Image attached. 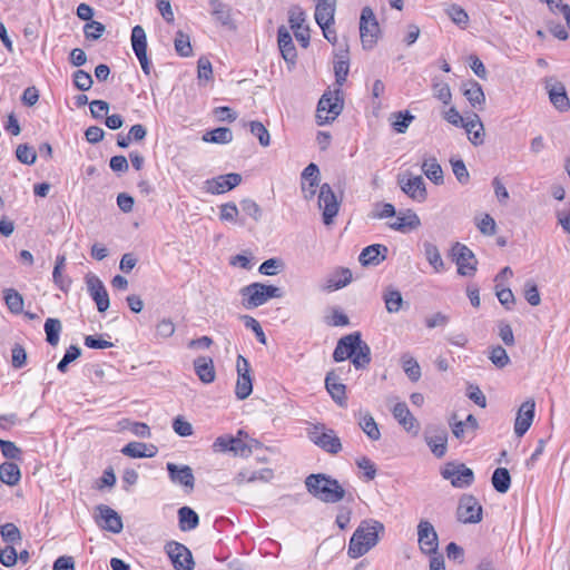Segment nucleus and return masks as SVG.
I'll use <instances>...</instances> for the list:
<instances>
[{
    "label": "nucleus",
    "mask_w": 570,
    "mask_h": 570,
    "mask_svg": "<svg viewBox=\"0 0 570 570\" xmlns=\"http://www.w3.org/2000/svg\"><path fill=\"white\" fill-rule=\"evenodd\" d=\"M384 532V524L374 519L363 520L350 539L347 554L357 559L366 554L380 541V534Z\"/></svg>",
    "instance_id": "obj_1"
},
{
    "label": "nucleus",
    "mask_w": 570,
    "mask_h": 570,
    "mask_svg": "<svg viewBox=\"0 0 570 570\" xmlns=\"http://www.w3.org/2000/svg\"><path fill=\"white\" fill-rule=\"evenodd\" d=\"M305 485L313 497L325 503L340 502L345 495V490L338 481L326 474L308 475Z\"/></svg>",
    "instance_id": "obj_2"
},
{
    "label": "nucleus",
    "mask_w": 570,
    "mask_h": 570,
    "mask_svg": "<svg viewBox=\"0 0 570 570\" xmlns=\"http://www.w3.org/2000/svg\"><path fill=\"white\" fill-rule=\"evenodd\" d=\"M242 305L245 309H254L272 298H282L283 291L274 285L255 282L240 288Z\"/></svg>",
    "instance_id": "obj_3"
},
{
    "label": "nucleus",
    "mask_w": 570,
    "mask_h": 570,
    "mask_svg": "<svg viewBox=\"0 0 570 570\" xmlns=\"http://www.w3.org/2000/svg\"><path fill=\"white\" fill-rule=\"evenodd\" d=\"M344 109L343 94L340 88L326 90L318 100L316 121L320 126L333 122Z\"/></svg>",
    "instance_id": "obj_4"
},
{
    "label": "nucleus",
    "mask_w": 570,
    "mask_h": 570,
    "mask_svg": "<svg viewBox=\"0 0 570 570\" xmlns=\"http://www.w3.org/2000/svg\"><path fill=\"white\" fill-rule=\"evenodd\" d=\"M335 12L336 0H315V21L322 29L324 38L332 45H335L338 40L334 29Z\"/></svg>",
    "instance_id": "obj_5"
},
{
    "label": "nucleus",
    "mask_w": 570,
    "mask_h": 570,
    "mask_svg": "<svg viewBox=\"0 0 570 570\" xmlns=\"http://www.w3.org/2000/svg\"><path fill=\"white\" fill-rule=\"evenodd\" d=\"M381 37V28L372 8L364 7L360 17V39L364 50H372Z\"/></svg>",
    "instance_id": "obj_6"
},
{
    "label": "nucleus",
    "mask_w": 570,
    "mask_h": 570,
    "mask_svg": "<svg viewBox=\"0 0 570 570\" xmlns=\"http://www.w3.org/2000/svg\"><path fill=\"white\" fill-rule=\"evenodd\" d=\"M307 436L312 443L331 454H336L342 450L340 438L332 429H327L323 424L311 426L307 430Z\"/></svg>",
    "instance_id": "obj_7"
},
{
    "label": "nucleus",
    "mask_w": 570,
    "mask_h": 570,
    "mask_svg": "<svg viewBox=\"0 0 570 570\" xmlns=\"http://www.w3.org/2000/svg\"><path fill=\"white\" fill-rule=\"evenodd\" d=\"M307 14L301 7H293L288 11V23L296 40L303 48H307L311 41V29L306 23Z\"/></svg>",
    "instance_id": "obj_8"
},
{
    "label": "nucleus",
    "mask_w": 570,
    "mask_h": 570,
    "mask_svg": "<svg viewBox=\"0 0 570 570\" xmlns=\"http://www.w3.org/2000/svg\"><path fill=\"white\" fill-rule=\"evenodd\" d=\"M243 434L244 432L239 431L237 436H218L213 443V451L217 453L232 452L235 456L242 458L249 456L252 454V448L240 439Z\"/></svg>",
    "instance_id": "obj_9"
},
{
    "label": "nucleus",
    "mask_w": 570,
    "mask_h": 570,
    "mask_svg": "<svg viewBox=\"0 0 570 570\" xmlns=\"http://www.w3.org/2000/svg\"><path fill=\"white\" fill-rule=\"evenodd\" d=\"M237 381L235 395L238 400H246L253 392V377L249 362L243 355L236 360Z\"/></svg>",
    "instance_id": "obj_10"
},
{
    "label": "nucleus",
    "mask_w": 570,
    "mask_h": 570,
    "mask_svg": "<svg viewBox=\"0 0 570 570\" xmlns=\"http://www.w3.org/2000/svg\"><path fill=\"white\" fill-rule=\"evenodd\" d=\"M318 208L322 210L325 225H331L340 210V202L332 187L326 183L320 187Z\"/></svg>",
    "instance_id": "obj_11"
},
{
    "label": "nucleus",
    "mask_w": 570,
    "mask_h": 570,
    "mask_svg": "<svg viewBox=\"0 0 570 570\" xmlns=\"http://www.w3.org/2000/svg\"><path fill=\"white\" fill-rule=\"evenodd\" d=\"M441 474L445 480H449L454 488H466L474 481L473 471L462 463H446Z\"/></svg>",
    "instance_id": "obj_12"
},
{
    "label": "nucleus",
    "mask_w": 570,
    "mask_h": 570,
    "mask_svg": "<svg viewBox=\"0 0 570 570\" xmlns=\"http://www.w3.org/2000/svg\"><path fill=\"white\" fill-rule=\"evenodd\" d=\"M453 259L461 276H473L476 272L478 261L473 252L463 244H455L452 248Z\"/></svg>",
    "instance_id": "obj_13"
},
{
    "label": "nucleus",
    "mask_w": 570,
    "mask_h": 570,
    "mask_svg": "<svg viewBox=\"0 0 570 570\" xmlns=\"http://www.w3.org/2000/svg\"><path fill=\"white\" fill-rule=\"evenodd\" d=\"M165 551L169 557L176 570H193L194 559L190 550L176 541H170L165 546Z\"/></svg>",
    "instance_id": "obj_14"
},
{
    "label": "nucleus",
    "mask_w": 570,
    "mask_h": 570,
    "mask_svg": "<svg viewBox=\"0 0 570 570\" xmlns=\"http://www.w3.org/2000/svg\"><path fill=\"white\" fill-rule=\"evenodd\" d=\"M456 515L462 523H479L482 520V505L473 495L464 494L460 499Z\"/></svg>",
    "instance_id": "obj_15"
},
{
    "label": "nucleus",
    "mask_w": 570,
    "mask_h": 570,
    "mask_svg": "<svg viewBox=\"0 0 570 570\" xmlns=\"http://www.w3.org/2000/svg\"><path fill=\"white\" fill-rule=\"evenodd\" d=\"M417 542L420 550L425 554H435L439 548L438 533L428 520H421L417 524Z\"/></svg>",
    "instance_id": "obj_16"
},
{
    "label": "nucleus",
    "mask_w": 570,
    "mask_h": 570,
    "mask_svg": "<svg viewBox=\"0 0 570 570\" xmlns=\"http://www.w3.org/2000/svg\"><path fill=\"white\" fill-rule=\"evenodd\" d=\"M131 46L132 50L138 58L141 69L145 75H150V62L147 57V38L146 32L141 26H135L131 30Z\"/></svg>",
    "instance_id": "obj_17"
},
{
    "label": "nucleus",
    "mask_w": 570,
    "mask_h": 570,
    "mask_svg": "<svg viewBox=\"0 0 570 570\" xmlns=\"http://www.w3.org/2000/svg\"><path fill=\"white\" fill-rule=\"evenodd\" d=\"M86 285L91 298L97 305V309L100 313L106 312L110 306V299L101 279L95 274H88L86 276Z\"/></svg>",
    "instance_id": "obj_18"
},
{
    "label": "nucleus",
    "mask_w": 570,
    "mask_h": 570,
    "mask_svg": "<svg viewBox=\"0 0 570 570\" xmlns=\"http://www.w3.org/2000/svg\"><path fill=\"white\" fill-rule=\"evenodd\" d=\"M399 185L402 191L413 200L425 202L428 194L425 183L421 176L402 175L399 177Z\"/></svg>",
    "instance_id": "obj_19"
},
{
    "label": "nucleus",
    "mask_w": 570,
    "mask_h": 570,
    "mask_svg": "<svg viewBox=\"0 0 570 570\" xmlns=\"http://www.w3.org/2000/svg\"><path fill=\"white\" fill-rule=\"evenodd\" d=\"M242 181V176L236 173L220 175L205 181V189L213 195H219L237 187Z\"/></svg>",
    "instance_id": "obj_20"
},
{
    "label": "nucleus",
    "mask_w": 570,
    "mask_h": 570,
    "mask_svg": "<svg viewBox=\"0 0 570 570\" xmlns=\"http://www.w3.org/2000/svg\"><path fill=\"white\" fill-rule=\"evenodd\" d=\"M535 402L532 399L525 400L519 407L514 421V433L523 436L530 429L534 419Z\"/></svg>",
    "instance_id": "obj_21"
},
{
    "label": "nucleus",
    "mask_w": 570,
    "mask_h": 570,
    "mask_svg": "<svg viewBox=\"0 0 570 570\" xmlns=\"http://www.w3.org/2000/svg\"><path fill=\"white\" fill-rule=\"evenodd\" d=\"M167 471L169 479L174 484L184 487L187 491H191L195 487V476L189 465H177L173 462H168Z\"/></svg>",
    "instance_id": "obj_22"
},
{
    "label": "nucleus",
    "mask_w": 570,
    "mask_h": 570,
    "mask_svg": "<svg viewBox=\"0 0 570 570\" xmlns=\"http://www.w3.org/2000/svg\"><path fill=\"white\" fill-rule=\"evenodd\" d=\"M362 343L361 333L354 332L343 336L334 350L333 357L336 362H343L347 358L351 360L355 354V348Z\"/></svg>",
    "instance_id": "obj_23"
},
{
    "label": "nucleus",
    "mask_w": 570,
    "mask_h": 570,
    "mask_svg": "<svg viewBox=\"0 0 570 570\" xmlns=\"http://www.w3.org/2000/svg\"><path fill=\"white\" fill-rule=\"evenodd\" d=\"M98 511V518L100 521H98V524L106 531L112 532V533H120L122 531L124 524L121 517L110 507L100 504L97 507Z\"/></svg>",
    "instance_id": "obj_24"
},
{
    "label": "nucleus",
    "mask_w": 570,
    "mask_h": 570,
    "mask_svg": "<svg viewBox=\"0 0 570 570\" xmlns=\"http://www.w3.org/2000/svg\"><path fill=\"white\" fill-rule=\"evenodd\" d=\"M546 88L549 95V100L556 109L561 112H566L570 109V100L567 95L566 87L562 82L547 81Z\"/></svg>",
    "instance_id": "obj_25"
},
{
    "label": "nucleus",
    "mask_w": 570,
    "mask_h": 570,
    "mask_svg": "<svg viewBox=\"0 0 570 570\" xmlns=\"http://www.w3.org/2000/svg\"><path fill=\"white\" fill-rule=\"evenodd\" d=\"M392 413L394 419L406 432L417 435L420 424L414 415L410 412L405 402L396 403L392 409Z\"/></svg>",
    "instance_id": "obj_26"
},
{
    "label": "nucleus",
    "mask_w": 570,
    "mask_h": 570,
    "mask_svg": "<svg viewBox=\"0 0 570 570\" xmlns=\"http://www.w3.org/2000/svg\"><path fill=\"white\" fill-rule=\"evenodd\" d=\"M277 43L283 59L289 66H295L297 59L296 48L289 31L284 26H281L277 30Z\"/></svg>",
    "instance_id": "obj_27"
},
{
    "label": "nucleus",
    "mask_w": 570,
    "mask_h": 570,
    "mask_svg": "<svg viewBox=\"0 0 570 570\" xmlns=\"http://www.w3.org/2000/svg\"><path fill=\"white\" fill-rule=\"evenodd\" d=\"M387 226L391 229L405 234L417 229L421 226V219L415 212L409 209L404 213H400L396 220L389 223Z\"/></svg>",
    "instance_id": "obj_28"
},
{
    "label": "nucleus",
    "mask_w": 570,
    "mask_h": 570,
    "mask_svg": "<svg viewBox=\"0 0 570 570\" xmlns=\"http://www.w3.org/2000/svg\"><path fill=\"white\" fill-rule=\"evenodd\" d=\"M387 252L389 249L385 245H370L361 252L358 261L363 266L379 265L386 258Z\"/></svg>",
    "instance_id": "obj_29"
},
{
    "label": "nucleus",
    "mask_w": 570,
    "mask_h": 570,
    "mask_svg": "<svg viewBox=\"0 0 570 570\" xmlns=\"http://www.w3.org/2000/svg\"><path fill=\"white\" fill-rule=\"evenodd\" d=\"M194 370L204 384H210L216 379L214 361L208 356H199L194 361Z\"/></svg>",
    "instance_id": "obj_30"
},
{
    "label": "nucleus",
    "mask_w": 570,
    "mask_h": 570,
    "mask_svg": "<svg viewBox=\"0 0 570 570\" xmlns=\"http://www.w3.org/2000/svg\"><path fill=\"white\" fill-rule=\"evenodd\" d=\"M462 127L468 134V138L473 146H480L484 142V126L478 115H473V118L464 121Z\"/></svg>",
    "instance_id": "obj_31"
},
{
    "label": "nucleus",
    "mask_w": 570,
    "mask_h": 570,
    "mask_svg": "<svg viewBox=\"0 0 570 570\" xmlns=\"http://www.w3.org/2000/svg\"><path fill=\"white\" fill-rule=\"evenodd\" d=\"M463 95L470 102V105L474 108L480 107L483 108L485 104V95L481 85L475 80H470L463 83L462 86Z\"/></svg>",
    "instance_id": "obj_32"
},
{
    "label": "nucleus",
    "mask_w": 570,
    "mask_h": 570,
    "mask_svg": "<svg viewBox=\"0 0 570 570\" xmlns=\"http://www.w3.org/2000/svg\"><path fill=\"white\" fill-rule=\"evenodd\" d=\"M352 281V272L346 267L335 269L325 281L324 288L328 292L345 287Z\"/></svg>",
    "instance_id": "obj_33"
},
{
    "label": "nucleus",
    "mask_w": 570,
    "mask_h": 570,
    "mask_svg": "<svg viewBox=\"0 0 570 570\" xmlns=\"http://www.w3.org/2000/svg\"><path fill=\"white\" fill-rule=\"evenodd\" d=\"M325 387L331 394L333 400L340 405H344L346 402V387L340 382L338 376L330 372L325 377Z\"/></svg>",
    "instance_id": "obj_34"
},
{
    "label": "nucleus",
    "mask_w": 570,
    "mask_h": 570,
    "mask_svg": "<svg viewBox=\"0 0 570 570\" xmlns=\"http://www.w3.org/2000/svg\"><path fill=\"white\" fill-rule=\"evenodd\" d=\"M421 169L435 185H442L444 183V175L441 165L435 157H428L422 161Z\"/></svg>",
    "instance_id": "obj_35"
},
{
    "label": "nucleus",
    "mask_w": 570,
    "mask_h": 570,
    "mask_svg": "<svg viewBox=\"0 0 570 570\" xmlns=\"http://www.w3.org/2000/svg\"><path fill=\"white\" fill-rule=\"evenodd\" d=\"M121 453L129 458H153L156 454L154 445H147L141 442H129L121 449Z\"/></svg>",
    "instance_id": "obj_36"
},
{
    "label": "nucleus",
    "mask_w": 570,
    "mask_h": 570,
    "mask_svg": "<svg viewBox=\"0 0 570 570\" xmlns=\"http://www.w3.org/2000/svg\"><path fill=\"white\" fill-rule=\"evenodd\" d=\"M382 298L389 313H397L403 307V297L399 289L389 286L383 291Z\"/></svg>",
    "instance_id": "obj_37"
},
{
    "label": "nucleus",
    "mask_w": 570,
    "mask_h": 570,
    "mask_svg": "<svg viewBox=\"0 0 570 570\" xmlns=\"http://www.w3.org/2000/svg\"><path fill=\"white\" fill-rule=\"evenodd\" d=\"M425 442L429 445L431 452L436 458L444 456V454L446 452V443H448L446 431L441 430L435 435H431V436L426 435Z\"/></svg>",
    "instance_id": "obj_38"
},
{
    "label": "nucleus",
    "mask_w": 570,
    "mask_h": 570,
    "mask_svg": "<svg viewBox=\"0 0 570 570\" xmlns=\"http://www.w3.org/2000/svg\"><path fill=\"white\" fill-rule=\"evenodd\" d=\"M424 256L435 273H441L444 269V262L440 254L438 246L431 242H424Z\"/></svg>",
    "instance_id": "obj_39"
},
{
    "label": "nucleus",
    "mask_w": 570,
    "mask_h": 570,
    "mask_svg": "<svg viewBox=\"0 0 570 570\" xmlns=\"http://www.w3.org/2000/svg\"><path fill=\"white\" fill-rule=\"evenodd\" d=\"M21 473L19 466L13 462H4L0 464V480L13 487L20 481Z\"/></svg>",
    "instance_id": "obj_40"
},
{
    "label": "nucleus",
    "mask_w": 570,
    "mask_h": 570,
    "mask_svg": "<svg viewBox=\"0 0 570 570\" xmlns=\"http://www.w3.org/2000/svg\"><path fill=\"white\" fill-rule=\"evenodd\" d=\"M233 140V132L227 127H219L203 135V141L210 144H229Z\"/></svg>",
    "instance_id": "obj_41"
},
{
    "label": "nucleus",
    "mask_w": 570,
    "mask_h": 570,
    "mask_svg": "<svg viewBox=\"0 0 570 570\" xmlns=\"http://www.w3.org/2000/svg\"><path fill=\"white\" fill-rule=\"evenodd\" d=\"M3 299L11 313L20 314L23 311L24 301L18 291L13 288H6L3 291Z\"/></svg>",
    "instance_id": "obj_42"
},
{
    "label": "nucleus",
    "mask_w": 570,
    "mask_h": 570,
    "mask_svg": "<svg viewBox=\"0 0 570 570\" xmlns=\"http://www.w3.org/2000/svg\"><path fill=\"white\" fill-rule=\"evenodd\" d=\"M179 527L183 531H190L198 525V514L189 507H183L178 510Z\"/></svg>",
    "instance_id": "obj_43"
},
{
    "label": "nucleus",
    "mask_w": 570,
    "mask_h": 570,
    "mask_svg": "<svg viewBox=\"0 0 570 570\" xmlns=\"http://www.w3.org/2000/svg\"><path fill=\"white\" fill-rule=\"evenodd\" d=\"M492 485L499 493H505L510 489L511 476L505 468H498L492 474Z\"/></svg>",
    "instance_id": "obj_44"
},
{
    "label": "nucleus",
    "mask_w": 570,
    "mask_h": 570,
    "mask_svg": "<svg viewBox=\"0 0 570 570\" xmlns=\"http://www.w3.org/2000/svg\"><path fill=\"white\" fill-rule=\"evenodd\" d=\"M358 424L362 431L368 436V439H371L372 441L380 440V429L374 417L370 413H365L364 415H362Z\"/></svg>",
    "instance_id": "obj_45"
},
{
    "label": "nucleus",
    "mask_w": 570,
    "mask_h": 570,
    "mask_svg": "<svg viewBox=\"0 0 570 570\" xmlns=\"http://www.w3.org/2000/svg\"><path fill=\"white\" fill-rule=\"evenodd\" d=\"M402 368L412 382H417L421 377V367L417 361L410 354H404L401 357Z\"/></svg>",
    "instance_id": "obj_46"
},
{
    "label": "nucleus",
    "mask_w": 570,
    "mask_h": 570,
    "mask_svg": "<svg viewBox=\"0 0 570 570\" xmlns=\"http://www.w3.org/2000/svg\"><path fill=\"white\" fill-rule=\"evenodd\" d=\"M351 361L356 368H365L371 362L370 346L362 341L355 348V354L351 357Z\"/></svg>",
    "instance_id": "obj_47"
},
{
    "label": "nucleus",
    "mask_w": 570,
    "mask_h": 570,
    "mask_svg": "<svg viewBox=\"0 0 570 570\" xmlns=\"http://www.w3.org/2000/svg\"><path fill=\"white\" fill-rule=\"evenodd\" d=\"M66 264V256L65 255H58L56 258V264L52 272V278L55 284L62 291H66L68 286L70 285V281L65 278L62 275V269Z\"/></svg>",
    "instance_id": "obj_48"
},
{
    "label": "nucleus",
    "mask_w": 570,
    "mask_h": 570,
    "mask_svg": "<svg viewBox=\"0 0 570 570\" xmlns=\"http://www.w3.org/2000/svg\"><path fill=\"white\" fill-rule=\"evenodd\" d=\"M489 360L497 368H503L510 364V357L501 345L490 347Z\"/></svg>",
    "instance_id": "obj_49"
},
{
    "label": "nucleus",
    "mask_w": 570,
    "mask_h": 570,
    "mask_svg": "<svg viewBox=\"0 0 570 570\" xmlns=\"http://www.w3.org/2000/svg\"><path fill=\"white\" fill-rule=\"evenodd\" d=\"M61 328V322L58 318H47L45 322L47 342L51 346H56L58 344Z\"/></svg>",
    "instance_id": "obj_50"
},
{
    "label": "nucleus",
    "mask_w": 570,
    "mask_h": 570,
    "mask_svg": "<svg viewBox=\"0 0 570 570\" xmlns=\"http://www.w3.org/2000/svg\"><path fill=\"white\" fill-rule=\"evenodd\" d=\"M250 132L258 139L262 147L266 148L271 145V135L267 128L258 120L248 122Z\"/></svg>",
    "instance_id": "obj_51"
},
{
    "label": "nucleus",
    "mask_w": 570,
    "mask_h": 570,
    "mask_svg": "<svg viewBox=\"0 0 570 570\" xmlns=\"http://www.w3.org/2000/svg\"><path fill=\"white\" fill-rule=\"evenodd\" d=\"M433 95L436 99H439L443 105H449L452 100V92L450 86L440 80L439 78L433 79Z\"/></svg>",
    "instance_id": "obj_52"
},
{
    "label": "nucleus",
    "mask_w": 570,
    "mask_h": 570,
    "mask_svg": "<svg viewBox=\"0 0 570 570\" xmlns=\"http://www.w3.org/2000/svg\"><path fill=\"white\" fill-rule=\"evenodd\" d=\"M176 52L181 57H189L193 53L189 36L183 31L176 33L174 41Z\"/></svg>",
    "instance_id": "obj_53"
},
{
    "label": "nucleus",
    "mask_w": 570,
    "mask_h": 570,
    "mask_svg": "<svg viewBox=\"0 0 570 570\" xmlns=\"http://www.w3.org/2000/svg\"><path fill=\"white\" fill-rule=\"evenodd\" d=\"M392 126L394 128L395 131L400 132V134H404L409 126L411 125V122L413 121L414 119V116L411 115L409 111H405V112H396V114H392Z\"/></svg>",
    "instance_id": "obj_54"
},
{
    "label": "nucleus",
    "mask_w": 570,
    "mask_h": 570,
    "mask_svg": "<svg viewBox=\"0 0 570 570\" xmlns=\"http://www.w3.org/2000/svg\"><path fill=\"white\" fill-rule=\"evenodd\" d=\"M350 70L348 59L347 56H342L338 61L334 65V72L336 77V88H340L343 86V83L346 81L347 75Z\"/></svg>",
    "instance_id": "obj_55"
},
{
    "label": "nucleus",
    "mask_w": 570,
    "mask_h": 570,
    "mask_svg": "<svg viewBox=\"0 0 570 570\" xmlns=\"http://www.w3.org/2000/svg\"><path fill=\"white\" fill-rule=\"evenodd\" d=\"M213 16L223 24L230 22V9L219 0H210Z\"/></svg>",
    "instance_id": "obj_56"
},
{
    "label": "nucleus",
    "mask_w": 570,
    "mask_h": 570,
    "mask_svg": "<svg viewBox=\"0 0 570 570\" xmlns=\"http://www.w3.org/2000/svg\"><path fill=\"white\" fill-rule=\"evenodd\" d=\"M0 534L3 541L9 543H18L21 541V532L13 523H6L0 528Z\"/></svg>",
    "instance_id": "obj_57"
},
{
    "label": "nucleus",
    "mask_w": 570,
    "mask_h": 570,
    "mask_svg": "<svg viewBox=\"0 0 570 570\" xmlns=\"http://www.w3.org/2000/svg\"><path fill=\"white\" fill-rule=\"evenodd\" d=\"M283 267H284V264L281 259L269 258L259 265L258 272L262 275L274 276V275H277L283 269Z\"/></svg>",
    "instance_id": "obj_58"
},
{
    "label": "nucleus",
    "mask_w": 570,
    "mask_h": 570,
    "mask_svg": "<svg viewBox=\"0 0 570 570\" xmlns=\"http://www.w3.org/2000/svg\"><path fill=\"white\" fill-rule=\"evenodd\" d=\"M450 164L458 181L462 185L468 184L470 181V174L464 161L462 159H451Z\"/></svg>",
    "instance_id": "obj_59"
},
{
    "label": "nucleus",
    "mask_w": 570,
    "mask_h": 570,
    "mask_svg": "<svg viewBox=\"0 0 570 570\" xmlns=\"http://www.w3.org/2000/svg\"><path fill=\"white\" fill-rule=\"evenodd\" d=\"M105 31L106 27L101 22L95 20L87 22L83 27V33L88 40H98Z\"/></svg>",
    "instance_id": "obj_60"
},
{
    "label": "nucleus",
    "mask_w": 570,
    "mask_h": 570,
    "mask_svg": "<svg viewBox=\"0 0 570 570\" xmlns=\"http://www.w3.org/2000/svg\"><path fill=\"white\" fill-rule=\"evenodd\" d=\"M239 210L235 203H226L219 207V218L222 222L236 223Z\"/></svg>",
    "instance_id": "obj_61"
},
{
    "label": "nucleus",
    "mask_w": 570,
    "mask_h": 570,
    "mask_svg": "<svg viewBox=\"0 0 570 570\" xmlns=\"http://www.w3.org/2000/svg\"><path fill=\"white\" fill-rule=\"evenodd\" d=\"M73 83L77 89L81 91H87L91 88L94 80L90 73L79 69L73 72Z\"/></svg>",
    "instance_id": "obj_62"
},
{
    "label": "nucleus",
    "mask_w": 570,
    "mask_h": 570,
    "mask_svg": "<svg viewBox=\"0 0 570 570\" xmlns=\"http://www.w3.org/2000/svg\"><path fill=\"white\" fill-rule=\"evenodd\" d=\"M16 155L18 160L26 165H32L37 160L36 150L28 145H19Z\"/></svg>",
    "instance_id": "obj_63"
},
{
    "label": "nucleus",
    "mask_w": 570,
    "mask_h": 570,
    "mask_svg": "<svg viewBox=\"0 0 570 570\" xmlns=\"http://www.w3.org/2000/svg\"><path fill=\"white\" fill-rule=\"evenodd\" d=\"M476 227L485 236H493L497 233V223L489 214L483 215L476 222Z\"/></svg>",
    "instance_id": "obj_64"
}]
</instances>
